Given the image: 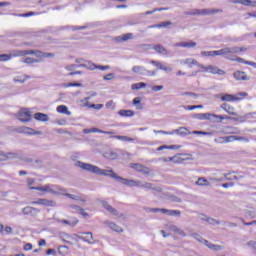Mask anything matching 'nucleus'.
<instances>
[{
    "label": "nucleus",
    "mask_w": 256,
    "mask_h": 256,
    "mask_svg": "<svg viewBox=\"0 0 256 256\" xmlns=\"http://www.w3.org/2000/svg\"><path fill=\"white\" fill-rule=\"evenodd\" d=\"M75 165L76 167H79L84 171H88L89 173H94L95 175H100L102 177H111V179H115L116 181H119V179H122L121 176L117 175V173L113 171V169L105 170V169L99 168V166H95V165L81 162V161H77Z\"/></svg>",
    "instance_id": "1"
},
{
    "label": "nucleus",
    "mask_w": 256,
    "mask_h": 256,
    "mask_svg": "<svg viewBox=\"0 0 256 256\" xmlns=\"http://www.w3.org/2000/svg\"><path fill=\"white\" fill-rule=\"evenodd\" d=\"M30 190L32 191H42L43 193H51V195H63L65 193V188L55 185V184H46L44 186H31Z\"/></svg>",
    "instance_id": "2"
},
{
    "label": "nucleus",
    "mask_w": 256,
    "mask_h": 256,
    "mask_svg": "<svg viewBox=\"0 0 256 256\" xmlns=\"http://www.w3.org/2000/svg\"><path fill=\"white\" fill-rule=\"evenodd\" d=\"M245 51H247V48H245V47H239V46L225 47L220 50L213 51V55H214V57H217L219 55H224L227 58L231 55H235L237 53H241V52H245Z\"/></svg>",
    "instance_id": "3"
},
{
    "label": "nucleus",
    "mask_w": 256,
    "mask_h": 256,
    "mask_svg": "<svg viewBox=\"0 0 256 256\" xmlns=\"http://www.w3.org/2000/svg\"><path fill=\"white\" fill-rule=\"evenodd\" d=\"M223 9H210V8H205V9H192L188 12H186V15H202V16H207V15H215V13H222Z\"/></svg>",
    "instance_id": "4"
},
{
    "label": "nucleus",
    "mask_w": 256,
    "mask_h": 256,
    "mask_svg": "<svg viewBox=\"0 0 256 256\" xmlns=\"http://www.w3.org/2000/svg\"><path fill=\"white\" fill-rule=\"evenodd\" d=\"M139 189H145V191H152L154 195H159V193L163 191L161 186H156L153 183L143 181H140Z\"/></svg>",
    "instance_id": "5"
},
{
    "label": "nucleus",
    "mask_w": 256,
    "mask_h": 256,
    "mask_svg": "<svg viewBox=\"0 0 256 256\" xmlns=\"http://www.w3.org/2000/svg\"><path fill=\"white\" fill-rule=\"evenodd\" d=\"M24 54H25V56L35 55V57H37V59H41V61H43V59H47L49 57H55V54H53V53H45V52L39 51V50H24Z\"/></svg>",
    "instance_id": "6"
},
{
    "label": "nucleus",
    "mask_w": 256,
    "mask_h": 256,
    "mask_svg": "<svg viewBox=\"0 0 256 256\" xmlns=\"http://www.w3.org/2000/svg\"><path fill=\"white\" fill-rule=\"evenodd\" d=\"M132 71L137 75H146L147 77H155L157 75L156 70H147L143 66H133Z\"/></svg>",
    "instance_id": "7"
},
{
    "label": "nucleus",
    "mask_w": 256,
    "mask_h": 256,
    "mask_svg": "<svg viewBox=\"0 0 256 256\" xmlns=\"http://www.w3.org/2000/svg\"><path fill=\"white\" fill-rule=\"evenodd\" d=\"M200 69H203V71H205L206 73H211L212 75H220L223 76L225 75V70H221L219 69V67L217 66H213V65H199Z\"/></svg>",
    "instance_id": "8"
},
{
    "label": "nucleus",
    "mask_w": 256,
    "mask_h": 256,
    "mask_svg": "<svg viewBox=\"0 0 256 256\" xmlns=\"http://www.w3.org/2000/svg\"><path fill=\"white\" fill-rule=\"evenodd\" d=\"M12 57H25V50H15L11 55L0 54V61H10Z\"/></svg>",
    "instance_id": "9"
},
{
    "label": "nucleus",
    "mask_w": 256,
    "mask_h": 256,
    "mask_svg": "<svg viewBox=\"0 0 256 256\" xmlns=\"http://www.w3.org/2000/svg\"><path fill=\"white\" fill-rule=\"evenodd\" d=\"M17 117L22 123H29L31 121V112L29 109L23 108L18 112Z\"/></svg>",
    "instance_id": "10"
},
{
    "label": "nucleus",
    "mask_w": 256,
    "mask_h": 256,
    "mask_svg": "<svg viewBox=\"0 0 256 256\" xmlns=\"http://www.w3.org/2000/svg\"><path fill=\"white\" fill-rule=\"evenodd\" d=\"M102 206L104 207V209H107V211L109 213H111L112 215H114V217H118L119 219H123L125 218V215L119 211H117V209L113 208L111 205H109V203H107L106 201H101Z\"/></svg>",
    "instance_id": "11"
},
{
    "label": "nucleus",
    "mask_w": 256,
    "mask_h": 256,
    "mask_svg": "<svg viewBox=\"0 0 256 256\" xmlns=\"http://www.w3.org/2000/svg\"><path fill=\"white\" fill-rule=\"evenodd\" d=\"M31 205H43L44 207H56L57 202L46 198H39L37 201L31 202Z\"/></svg>",
    "instance_id": "12"
},
{
    "label": "nucleus",
    "mask_w": 256,
    "mask_h": 256,
    "mask_svg": "<svg viewBox=\"0 0 256 256\" xmlns=\"http://www.w3.org/2000/svg\"><path fill=\"white\" fill-rule=\"evenodd\" d=\"M118 181H121L122 185H126L127 187H138L141 183V180H134V179H126L121 177V179H118Z\"/></svg>",
    "instance_id": "13"
},
{
    "label": "nucleus",
    "mask_w": 256,
    "mask_h": 256,
    "mask_svg": "<svg viewBox=\"0 0 256 256\" xmlns=\"http://www.w3.org/2000/svg\"><path fill=\"white\" fill-rule=\"evenodd\" d=\"M18 133H23L24 135H43L42 131H35L33 128L25 126L20 127Z\"/></svg>",
    "instance_id": "14"
},
{
    "label": "nucleus",
    "mask_w": 256,
    "mask_h": 256,
    "mask_svg": "<svg viewBox=\"0 0 256 256\" xmlns=\"http://www.w3.org/2000/svg\"><path fill=\"white\" fill-rule=\"evenodd\" d=\"M150 64L154 65V67H157V69H160V71H165V73H171V71H173L172 67L165 66L163 63L156 60L150 61Z\"/></svg>",
    "instance_id": "15"
},
{
    "label": "nucleus",
    "mask_w": 256,
    "mask_h": 256,
    "mask_svg": "<svg viewBox=\"0 0 256 256\" xmlns=\"http://www.w3.org/2000/svg\"><path fill=\"white\" fill-rule=\"evenodd\" d=\"M166 227L167 229H169V231H172L173 233H177V235H180L181 237H187V233H185V231L177 227V225L175 224H167Z\"/></svg>",
    "instance_id": "16"
},
{
    "label": "nucleus",
    "mask_w": 256,
    "mask_h": 256,
    "mask_svg": "<svg viewBox=\"0 0 256 256\" xmlns=\"http://www.w3.org/2000/svg\"><path fill=\"white\" fill-rule=\"evenodd\" d=\"M152 49H154V51H156V53H158L159 55H164V56H168L171 55V51L167 50L165 47H163V45L161 44H157L154 45L152 47Z\"/></svg>",
    "instance_id": "17"
},
{
    "label": "nucleus",
    "mask_w": 256,
    "mask_h": 256,
    "mask_svg": "<svg viewBox=\"0 0 256 256\" xmlns=\"http://www.w3.org/2000/svg\"><path fill=\"white\" fill-rule=\"evenodd\" d=\"M82 235L86 236H78V239H80L81 241H85V243H89L90 245H92V243H95V241L93 240V233L83 232Z\"/></svg>",
    "instance_id": "18"
},
{
    "label": "nucleus",
    "mask_w": 256,
    "mask_h": 256,
    "mask_svg": "<svg viewBox=\"0 0 256 256\" xmlns=\"http://www.w3.org/2000/svg\"><path fill=\"white\" fill-rule=\"evenodd\" d=\"M174 47H184L187 49H192L193 47H197V43L193 41L189 42H177L174 44Z\"/></svg>",
    "instance_id": "19"
},
{
    "label": "nucleus",
    "mask_w": 256,
    "mask_h": 256,
    "mask_svg": "<svg viewBox=\"0 0 256 256\" xmlns=\"http://www.w3.org/2000/svg\"><path fill=\"white\" fill-rule=\"evenodd\" d=\"M104 225H107L112 231H115L116 233H123V228L114 222L105 221Z\"/></svg>",
    "instance_id": "20"
},
{
    "label": "nucleus",
    "mask_w": 256,
    "mask_h": 256,
    "mask_svg": "<svg viewBox=\"0 0 256 256\" xmlns=\"http://www.w3.org/2000/svg\"><path fill=\"white\" fill-rule=\"evenodd\" d=\"M110 139H118V141H124V142H130V143H135V141H137V138H131L129 136H121V135L110 136Z\"/></svg>",
    "instance_id": "21"
},
{
    "label": "nucleus",
    "mask_w": 256,
    "mask_h": 256,
    "mask_svg": "<svg viewBox=\"0 0 256 256\" xmlns=\"http://www.w3.org/2000/svg\"><path fill=\"white\" fill-rule=\"evenodd\" d=\"M221 108L223 110H225L226 113H228V115H233L234 117H237V112H235V107H233L227 103H224L221 105Z\"/></svg>",
    "instance_id": "22"
},
{
    "label": "nucleus",
    "mask_w": 256,
    "mask_h": 256,
    "mask_svg": "<svg viewBox=\"0 0 256 256\" xmlns=\"http://www.w3.org/2000/svg\"><path fill=\"white\" fill-rule=\"evenodd\" d=\"M163 215H168L169 217H181V211L180 210H169L165 209L161 210Z\"/></svg>",
    "instance_id": "23"
},
{
    "label": "nucleus",
    "mask_w": 256,
    "mask_h": 256,
    "mask_svg": "<svg viewBox=\"0 0 256 256\" xmlns=\"http://www.w3.org/2000/svg\"><path fill=\"white\" fill-rule=\"evenodd\" d=\"M22 213L23 215H33V213H41V210L35 207L27 206L22 209Z\"/></svg>",
    "instance_id": "24"
},
{
    "label": "nucleus",
    "mask_w": 256,
    "mask_h": 256,
    "mask_svg": "<svg viewBox=\"0 0 256 256\" xmlns=\"http://www.w3.org/2000/svg\"><path fill=\"white\" fill-rule=\"evenodd\" d=\"M233 76L236 81H249V77H247L243 71L234 72Z\"/></svg>",
    "instance_id": "25"
},
{
    "label": "nucleus",
    "mask_w": 256,
    "mask_h": 256,
    "mask_svg": "<svg viewBox=\"0 0 256 256\" xmlns=\"http://www.w3.org/2000/svg\"><path fill=\"white\" fill-rule=\"evenodd\" d=\"M105 159H109V161H115L117 157H119V154L113 150H108L104 153Z\"/></svg>",
    "instance_id": "26"
},
{
    "label": "nucleus",
    "mask_w": 256,
    "mask_h": 256,
    "mask_svg": "<svg viewBox=\"0 0 256 256\" xmlns=\"http://www.w3.org/2000/svg\"><path fill=\"white\" fill-rule=\"evenodd\" d=\"M204 245H206V247H208V249H211V251H221V249H223V246L215 245V244L209 242L208 240L204 241Z\"/></svg>",
    "instance_id": "27"
},
{
    "label": "nucleus",
    "mask_w": 256,
    "mask_h": 256,
    "mask_svg": "<svg viewBox=\"0 0 256 256\" xmlns=\"http://www.w3.org/2000/svg\"><path fill=\"white\" fill-rule=\"evenodd\" d=\"M169 25H173V22L166 21V22H162L160 24H154V25L149 26L148 29H161V28L169 27Z\"/></svg>",
    "instance_id": "28"
},
{
    "label": "nucleus",
    "mask_w": 256,
    "mask_h": 256,
    "mask_svg": "<svg viewBox=\"0 0 256 256\" xmlns=\"http://www.w3.org/2000/svg\"><path fill=\"white\" fill-rule=\"evenodd\" d=\"M41 59H35L32 57H26L21 59V63H26V65H32V63H41Z\"/></svg>",
    "instance_id": "29"
},
{
    "label": "nucleus",
    "mask_w": 256,
    "mask_h": 256,
    "mask_svg": "<svg viewBox=\"0 0 256 256\" xmlns=\"http://www.w3.org/2000/svg\"><path fill=\"white\" fill-rule=\"evenodd\" d=\"M181 148V145H162L157 148V151H165V149H171L177 151Z\"/></svg>",
    "instance_id": "30"
},
{
    "label": "nucleus",
    "mask_w": 256,
    "mask_h": 256,
    "mask_svg": "<svg viewBox=\"0 0 256 256\" xmlns=\"http://www.w3.org/2000/svg\"><path fill=\"white\" fill-rule=\"evenodd\" d=\"M226 59H228L229 61H237L238 63H244V65H247V63H249V61L243 58H239L233 54H230V56H226Z\"/></svg>",
    "instance_id": "31"
},
{
    "label": "nucleus",
    "mask_w": 256,
    "mask_h": 256,
    "mask_svg": "<svg viewBox=\"0 0 256 256\" xmlns=\"http://www.w3.org/2000/svg\"><path fill=\"white\" fill-rule=\"evenodd\" d=\"M183 65H188V67H193V65H197V67H199V62H197V60L193 59V58H187L185 60L182 61Z\"/></svg>",
    "instance_id": "32"
},
{
    "label": "nucleus",
    "mask_w": 256,
    "mask_h": 256,
    "mask_svg": "<svg viewBox=\"0 0 256 256\" xmlns=\"http://www.w3.org/2000/svg\"><path fill=\"white\" fill-rule=\"evenodd\" d=\"M7 161H11L13 159H21V153L19 152H6Z\"/></svg>",
    "instance_id": "33"
},
{
    "label": "nucleus",
    "mask_w": 256,
    "mask_h": 256,
    "mask_svg": "<svg viewBox=\"0 0 256 256\" xmlns=\"http://www.w3.org/2000/svg\"><path fill=\"white\" fill-rule=\"evenodd\" d=\"M34 119H36V121H49V116L47 114H43L41 112H38L34 115Z\"/></svg>",
    "instance_id": "34"
},
{
    "label": "nucleus",
    "mask_w": 256,
    "mask_h": 256,
    "mask_svg": "<svg viewBox=\"0 0 256 256\" xmlns=\"http://www.w3.org/2000/svg\"><path fill=\"white\" fill-rule=\"evenodd\" d=\"M118 115H120V117H133V115H135V112H133V110H119L118 111Z\"/></svg>",
    "instance_id": "35"
},
{
    "label": "nucleus",
    "mask_w": 256,
    "mask_h": 256,
    "mask_svg": "<svg viewBox=\"0 0 256 256\" xmlns=\"http://www.w3.org/2000/svg\"><path fill=\"white\" fill-rule=\"evenodd\" d=\"M56 111L58 113H62L64 115H71V112L69 111V109L67 108V106L65 105H60L56 108Z\"/></svg>",
    "instance_id": "36"
},
{
    "label": "nucleus",
    "mask_w": 256,
    "mask_h": 256,
    "mask_svg": "<svg viewBox=\"0 0 256 256\" xmlns=\"http://www.w3.org/2000/svg\"><path fill=\"white\" fill-rule=\"evenodd\" d=\"M80 67L89 69V71H95V69H97V65L93 62H87L86 64H81Z\"/></svg>",
    "instance_id": "37"
},
{
    "label": "nucleus",
    "mask_w": 256,
    "mask_h": 256,
    "mask_svg": "<svg viewBox=\"0 0 256 256\" xmlns=\"http://www.w3.org/2000/svg\"><path fill=\"white\" fill-rule=\"evenodd\" d=\"M170 160L172 161V163H175L176 165H181V163L187 161V159H183L179 155L172 156Z\"/></svg>",
    "instance_id": "38"
},
{
    "label": "nucleus",
    "mask_w": 256,
    "mask_h": 256,
    "mask_svg": "<svg viewBox=\"0 0 256 256\" xmlns=\"http://www.w3.org/2000/svg\"><path fill=\"white\" fill-rule=\"evenodd\" d=\"M117 41H129V39H133V33H126L122 36H118Z\"/></svg>",
    "instance_id": "39"
},
{
    "label": "nucleus",
    "mask_w": 256,
    "mask_h": 256,
    "mask_svg": "<svg viewBox=\"0 0 256 256\" xmlns=\"http://www.w3.org/2000/svg\"><path fill=\"white\" fill-rule=\"evenodd\" d=\"M221 101L233 102L235 101V95L233 94H224L221 96Z\"/></svg>",
    "instance_id": "40"
},
{
    "label": "nucleus",
    "mask_w": 256,
    "mask_h": 256,
    "mask_svg": "<svg viewBox=\"0 0 256 256\" xmlns=\"http://www.w3.org/2000/svg\"><path fill=\"white\" fill-rule=\"evenodd\" d=\"M72 209H74L75 211H78L80 215H82V217H89V214L87 212H85V209L77 206V205H74L72 206Z\"/></svg>",
    "instance_id": "41"
},
{
    "label": "nucleus",
    "mask_w": 256,
    "mask_h": 256,
    "mask_svg": "<svg viewBox=\"0 0 256 256\" xmlns=\"http://www.w3.org/2000/svg\"><path fill=\"white\" fill-rule=\"evenodd\" d=\"M83 107H88V109H96L99 111L103 107V104H89V102H86Z\"/></svg>",
    "instance_id": "42"
},
{
    "label": "nucleus",
    "mask_w": 256,
    "mask_h": 256,
    "mask_svg": "<svg viewBox=\"0 0 256 256\" xmlns=\"http://www.w3.org/2000/svg\"><path fill=\"white\" fill-rule=\"evenodd\" d=\"M249 93L247 92H238L234 95L235 100L234 101H241V99H245V97H248Z\"/></svg>",
    "instance_id": "43"
},
{
    "label": "nucleus",
    "mask_w": 256,
    "mask_h": 256,
    "mask_svg": "<svg viewBox=\"0 0 256 256\" xmlns=\"http://www.w3.org/2000/svg\"><path fill=\"white\" fill-rule=\"evenodd\" d=\"M222 177L224 181H237V176L233 175L231 172L224 174Z\"/></svg>",
    "instance_id": "44"
},
{
    "label": "nucleus",
    "mask_w": 256,
    "mask_h": 256,
    "mask_svg": "<svg viewBox=\"0 0 256 256\" xmlns=\"http://www.w3.org/2000/svg\"><path fill=\"white\" fill-rule=\"evenodd\" d=\"M27 79H31V77L27 76V75L17 76L14 78V82L15 83H25V81H27Z\"/></svg>",
    "instance_id": "45"
},
{
    "label": "nucleus",
    "mask_w": 256,
    "mask_h": 256,
    "mask_svg": "<svg viewBox=\"0 0 256 256\" xmlns=\"http://www.w3.org/2000/svg\"><path fill=\"white\" fill-rule=\"evenodd\" d=\"M144 87H147V83L139 82V83H136V84H132L131 88L135 91H139V89H144Z\"/></svg>",
    "instance_id": "46"
},
{
    "label": "nucleus",
    "mask_w": 256,
    "mask_h": 256,
    "mask_svg": "<svg viewBox=\"0 0 256 256\" xmlns=\"http://www.w3.org/2000/svg\"><path fill=\"white\" fill-rule=\"evenodd\" d=\"M196 185H200V187H209L210 183L205 178H199Z\"/></svg>",
    "instance_id": "47"
},
{
    "label": "nucleus",
    "mask_w": 256,
    "mask_h": 256,
    "mask_svg": "<svg viewBox=\"0 0 256 256\" xmlns=\"http://www.w3.org/2000/svg\"><path fill=\"white\" fill-rule=\"evenodd\" d=\"M60 223H63L64 225H70L71 227H75V225H77V223H79V220H77V218H75L73 221L60 220Z\"/></svg>",
    "instance_id": "48"
},
{
    "label": "nucleus",
    "mask_w": 256,
    "mask_h": 256,
    "mask_svg": "<svg viewBox=\"0 0 256 256\" xmlns=\"http://www.w3.org/2000/svg\"><path fill=\"white\" fill-rule=\"evenodd\" d=\"M190 236H192L193 239H195L196 241H198L199 243H205V239L203 236L199 235L198 233H192L190 234Z\"/></svg>",
    "instance_id": "49"
},
{
    "label": "nucleus",
    "mask_w": 256,
    "mask_h": 256,
    "mask_svg": "<svg viewBox=\"0 0 256 256\" xmlns=\"http://www.w3.org/2000/svg\"><path fill=\"white\" fill-rule=\"evenodd\" d=\"M93 97H97V92H95V91H91V92H89L88 93V97H86V98H84L83 100H82V103H89V100L90 99H93Z\"/></svg>",
    "instance_id": "50"
},
{
    "label": "nucleus",
    "mask_w": 256,
    "mask_h": 256,
    "mask_svg": "<svg viewBox=\"0 0 256 256\" xmlns=\"http://www.w3.org/2000/svg\"><path fill=\"white\" fill-rule=\"evenodd\" d=\"M58 252L60 255H67V253H69V247L68 246H60L58 247Z\"/></svg>",
    "instance_id": "51"
},
{
    "label": "nucleus",
    "mask_w": 256,
    "mask_h": 256,
    "mask_svg": "<svg viewBox=\"0 0 256 256\" xmlns=\"http://www.w3.org/2000/svg\"><path fill=\"white\" fill-rule=\"evenodd\" d=\"M62 195H64L65 197H68L69 199H72L73 201H79V196L69 194V193H67V190L65 192H63Z\"/></svg>",
    "instance_id": "52"
},
{
    "label": "nucleus",
    "mask_w": 256,
    "mask_h": 256,
    "mask_svg": "<svg viewBox=\"0 0 256 256\" xmlns=\"http://www.w3.org/2000/svg\"><path fill=\"white\" fill-rule=\"evenodd\" d=\"M130 167L132 169H135V171H138V173H140L141 169H143V165H141L139 163H131Z\"/></svg>",
    "instance_id": "53"
},
{
    "label": "nucleus",
    "mask_w": 256,
    "mask_h": 256,
    "mask_svg": "<svg viewBox=\"0 0 256 256\" xmlns=\"http://www.w3.org/2000/svg\"><path fill=\"white\" fill-rule=\"evenodd\" d=\"M206 221L210 225H221V221L214 219V218H207Z\"/></svg>",
    "instance_id": "54"
},
{
    "label": "nucleus",
    "mask_w": 256,
    "mask_h": 256,
    "mask_svg": "<svg viewBox=\"0 0 256 256\" xmlns=\"http://www.w3.org/2000/svg\"><path fill=\"white\" fill-rule=\"evenodd\" d=\"M234 3H239L240 5H245L246 7H249L251 5V0H236Z\"/></svg>",
    "instance_id": "55"
},
{
    "label": "nucleus",
    "mask_w": 256,
    "mask_h": 256,
    "mask_svg": "<svg viewBox=\"0 0 256 256\" xmlns=\"http://www.w3.org/2000/svg\"><path fill=\"white\" fill-rule=\"evenodd\" d=\"M220 139H222L224 143H232L233 141H235V136H225Z\"/></svg>",
    "instance_id": "56"
},
{
    "label": "nucleus",
    "mask_w": 256,
    "mask_h": 256,
    "mask_svg": "<svg viewBox=\"0 0 256 256\" xmlns=\"http://www.w3.org/2000/svg\"><path fill=\"white\" fill-rule=\"evenodd\" d=\"M164 208H147L149 213H163Z\"/></svg>",
    "instance_id": "57"
},
{
    "label": "nucleus",
    "mask_w": 256,
    "mask_h": 256,
    "mask_svg": "<svg viewBox=\"0 0 256 256\" xmlns=\"http://www.w3.org/2000/svg\"><path fill=\"white\" fill-rule=\"evenodd\" d=\"M14 17H33L35 15V12H28L24 14H13Z\"/></svg>",
    "instance_id": "58"
},
{
    "label": "nucleus",
    "mask_w": 256,
    "mask_h": 256,
    "mask_svg": "<svg viewBox=\"0 0 256 256\" xmlns=\"http://www.w3.org/2000/svg\"><path fill=\"white\" fill-rule=\"evenodd\" d=\"M140 173H142V175H149L151 173V169H149V167L142 166Z\"/></svg>",
    "instance_id": "59"
},
{
    "label": "nucleus",
    "mask_w": 256,
    "mask_h": 256,
    "mask_svg": "<svg viewBox=\"0 0 256 256\" xmlns=\"http://www.w3.org/2000/svg\"><path fill=\"white\" fill-rule=\"evenodd\" d=\"M64 87H83V84L81 83H77V82H70L67 84H64Z\"/></svg>",
    "instance_id": "60"
},
{
    "label": "nucleus",
    "mask_w": 256,
    "mask_h": 256,
    "mask_svg": "<svg viewBox=\"0 0 256 256\" xmlns=\"http://www.w3.org/2000/svg\"><path fill=\"white\" fill-rule=\"evenodd\" d=\"M173 157H160L158 158V161L162 162V163H169V162H173Z\"/></svg>",
    "instance_id": "61"
},
{
    "label": "nucleus",
    "mask_w": 256,
    "mask_h": 256,
    "mask_svg": "<svg viewBox=\"0 0 256 256\" xmlns=\"http://www.w3.org/2000/svg\"><path fill=\"white\" fill-rule=\"evenodd\" d=\"M0 161H7V152L0 150Z\"/></svg>",
    "instance_id": "62"
},
{
    "label": "nucleus",
    "mask_w": 256,
    "mask_h": 256,
    "mask_svg": "<svg viewBox=\"0 0 256 256\" xmlns=\"http://www.w3.org/2000/svg\"><path fill=\"white\" fill-rule=\"evenodd\" d=\"M66 71H75V69H77V65L76 64H69L67 66H65Z\"/></svg>",
    "instance_id": "63"
},
{
    "label": "nucleus",
    "mask_w": 256,
    "mask_h": 256,
    "mask_svg": "<svg viewBox=\"0 0 256 256\" xmlns=\"http://www.w3.org/2000/svg\"><path fill=\"white\" fill-rule=\"evenodd\" d=\"M240 221H242L243 225H246V226L256 225V220H253L251 222H245L243 218H240Z\"/></svg>",
    "instance_id": "64"
}]
</instances>
